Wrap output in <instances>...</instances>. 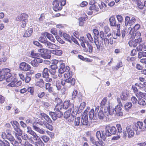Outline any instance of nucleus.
Here are the masks:
<instances>
[{
  "label": "nucleus",
  "instance_id": "34",
  "mask_svg": "<svg viewBox=\"0 0 146 146\" xmlns=\"http://www.w3.org/2000/svg\"><path fill=\"white\" fill-rule=\"evenodd\" d=\"M36 85L39 86L40 87L42 88L44 86V83L42 79H40L36 83Z\"/></svg>",
  "mask_w": 146,
  "mask_h": 146
},
{
  "label": "nucleus",
  "instance_id": "26",
  "mask_svg": "<svg viewBox=\"0 0 146 146\" xmlns=\"http://www.w3.org/2000/svg\"><path fill=\"white\" fill-rule=\"evenodd\" d=\"M87 19V16L85 17H81L79 18L78 19L79 21V25L80 26H82L84 24L85 21Z\"/></svg>",
  "mask_w": 146,
  "mask_h": 146
},
{
  "label": "nucleus",
  "instance_id": "22",
  "mask_svg": "<svg viewBox=\"0 0 146 146\" xmlns=\"http://www.w3.org/2000/svg\"><path fill=\"white\" fill-rule=\"evenodd\" d=\"M129 96L128 91L125 90L122 92L121 98V100H125L128 98Z\"/></svg>",
  "mask_w": 146,
  "mask_h": 146
},
{
  "label": "nucleus",
  "instance_id": "53",
  "mask_svg": "<svg viewBox=\"0 0 146 146\" xmlns=\"http://www.w3.org/2000/svg\"><path fill=\"white\" fill-rule=\"evenodd\" d=\"M56 86L58 90H60L61 88V84L60 81L58 80L56 82Z\"/></svg>",
  "mask_w": 146,
  "mask_h": 146
},
{
  "label": "nucleus",
  "instance_id": "51",
  "mask_svg": "<svg viewBox=\"0 0 146 146\" xmlns=\"http://www.w3.org/2000/svg\"><path fill=\"white\" fill-rule=\"evenodd\" d=\"M138 104L141 106H145L146 105V103L144 100L142 99H140L138 101Z\"/></svg>",
  "mask_w": 146,
  "mask_h": 146
},
{
  "label": "nucleus",
  "instance_id": "15",
  "mask_svg": "<svg viewBox=\"0 0 146 146\" xmlns=\"http://www.w3.org/2000/svg\"><path fill=\"white\" fill-rule=\"evenodd\" d=\"M28 15L25 13H23L19 15L16 18V20L18 21H23L25 20H28Z\"/></svg>",
  "mask_w": 146,
  "mask_h": 146
},
{
  "label": "nucleus",
  "instance_id": "48",
  "mask_svg": "<svg viewBox=\"0 0 146 146\" xmlns=\"http://www.w3.org/2000/svg\"><path fill=\"white\" fill-rule=\"evenodd\" d=\"M85 43L88 48L87 51L89 52L90 53H91L93 51V47L90 44H89L88 42H86Z\"/></svg>",
  "mask_w": 146,
  "mask_h": 146
},
{
  "label": "nucleus",
  "instance_id": "17",
  "mask_svg": "<svg viewBox=\"0 0 146 146\" xmlns=\"http://www.w3.org/2000/svg\"><path fill=\"white\" fill-rule=\"evenodd\" d=\"M55 102H57L58 104L55 106V110L56 111H60V110L62 108V104L61 103V100L58 98H56L55 100Z\"/></svg>",
  "mask_w": 146,
  "mask_h": 146
},
{
  "label": "nucleus",
  "instance_id": "13",
  "mask_svg": "<svg viewBox=\"0 0 146 146\" xmlns=\"http://www.w3.org/2000/svg\"><path fill=\"white\" fill-rule=\"evenodd\" d=\"M53 5V9L54 11H56L61 9L62 7L59 1L57 0L54 1Z\"/></svg>",
  "mask_w": 146,
  "mask_h": 146
},
{
  "label": "nucleus",
  "instance_id": "64",
  "mask_svg": "<svg viewBox=\"0 0 146 146\" xmlns=\"http://www.w3.org/2000/svg\"><path fill=\"white\" fill-rule=\"evenodd\" d=\"M11 143L14 146H18V142H17V141H15L14 138L12 140V141H10Z\"/></svg>",
  "mask_w": 146,
  "mask_h": 146
},
{
  "label": "nucleus",
  "instance_id": "42",
  "mask_svg": "<svg viewBox=\"0 0 146 146\" xmlns=\"http://www.w3.org/2000/svg\"><path fill=\"white\" fill-rule=\"evenodd\" d=\"M71 111H71V110H68L65 112L64 115V117L66 119L68 118L71 114Z\"/></svg>",
  "mask_w": 146,
  "mask_h": 146
},
{
  "label": "nucleus",
  "instance_id": "9",
  "mask_svg": "<svg viewBox=\"0 0 146 146\" xmlns=\"http://www.w3.org/2000/svg\"><path fill=\"white\" fill-rule=\"evenodd\" d=\"M59 67L58 71L60 74L58 75L60 77L62 76L60 75L61 74L64 73V72L68 71L70 70L69 66H65L64 64H61Z\"/></svg>",
  "mask_w": 146,
  "mask_h": 146
},
{
  "label": "nucleus",
  "instance_id": "37",
  "mask_svg": "<svg viewBox=\"0 0 146 146\" xmlns=\"http://www.w3.org/2000/svg\"><path fill=\"white\" fill-rule=\"evenodd\" d=\"M51 84L50 83H46L45 84V89L46 90H48V92L50 93L53 92L52 88L50 86Z\"/></svg>",
  "mask_w": 146,
  "mask_h": 146
},
{
  "label": "nucleus",
  "instance_id": "31",
  "mask_svg": "<svg viewBox=\"0 0 146 146\" xmlns=\"http://www.w3.org/2000/svg\"><path fill=\"white\" fill-rule=\"evenodd\" d=\"M48 70L47 68H45L42 72V77L44 78H47L49 76L48 73Z\"/></svg>",
  "mask_w": 146,
  "mask_h": 146
},
{
  "label": "nucleus",
  "instance_id": "6",
  "mask_svg": "<svg viewBox=\"0 0 146 146\" xmlns=\"http://www.w3.org/2000/svg\"><path fill=\"white\" fill-rule=\"evenodd\" d=\"M88 115L85 111L82 114L81 120V125H82L86 126L88 125Z\"/></svg>",
  "mask_w": 146,
  "mask_h": 146
},
{
  "label": "nucleus",
  "instance_id": "61",
  "mask_svg": "<svg viewBox=\"0 0 146 146\" xmlns=\"http://www.w3.org/2000/svg\"><path fill=\"white\" fill-rule=\"evenodd\" d=\"M6 138L10 141H12V140L14 138L11 134L9 133H7L6 135Z\"/></svg>",
  "mask_w": 146,
  "mask_h": 146
},
{
  "label": "nucleus",
  "instance_id": "14",
  "mask_svg": "<svg viewBox=\"0 0 146 146\" xmlns=\"http://www.w3.org/2000/svg\"><path fill=\"white\" fill-rule=\"evenodd\" d=\"M107 99L106 97L104 98L102 100L100 103V106L101 108H104V110L108 108L107 106L110 105L109 103H107Z\"/></svg>",
  "mask_w": 146,
  "mask_h": 146
},
{
  "label": "nucleus",
  "instance_id": "60",
  "mask_svg": "<svg viewBox=\"0 0 146 146\" xmlns=\"http://www.w3.org/2000/svg\"><path fill=\"white\" fill-rule=\"evenodd\" d=\"M74 119V116L72 114H71L69 117L67 118L68 121L70 122H72Z\"/></svg>",
  "mask_w": 146,
  "mask_h": 146
},
{
  "label": "nucleus",
  "instance_id": "52",
  "mask_svg": "<svg viewBox=\"0 0 146 146\" xmlns=\"http://www.w3.org/2000/svg\"><path fill=\"white\" fill-rule=\"evenodd\" d=\"M44 126H45L46 128L50 130H52L53 129V128L52 126L47 123H44Z\"/></svg>",
  "mask_w": 146,
  "mask_h": 146
},
{
  "label": "nucleus",
  "instance_id": "12",
  "mask_svg": "<svg viewBox=\"0 0 146 146\" xmlns=\"http://www.w3.org/2000/svg\"><path fill=\"white\" fill-rule=\"evenodd\" d=\"M121 105H118L115 108L114 110L115 112V115L117 116H122L123 115V110Z\"/></svg>",
  "mask_w": 146,
  "mask_h": 146
},
{
  "label": "nucleus",
  "instance_id": "57",
  "mask_svg": "<svg viewBox=\"0 0 146 146\" xmlns=\"http://www.w3.org/2000/svg\"><path fill=\"white\" fill-rule=\"evenodd\" d=\"M21 137L23 139L25 140H29V137L26 133H24L23 134H22Z\"/></svg>",
  "mask_w": 146,
  "mask_h": 146
},
{
  "label": "nucleus",
  "instance_id": "29",
  "mask_svg": "<svg viewBox=\"0 0 146 146\" xmlns=\"http://www.w3.org/2000/svg\"><path fill=\"white\" fill-rule=\"evenodd\" d=\"M136 96L139 98H142L146 100V93L139 92L135 94Z\"/></svg>",
  "mask_w": 146,
  "mask_h": 146
},
{
  "label": "nucleus",
  "instance_id": "28",
  "mask_svg": "<svg viewBox=\"0 0 146 146\" xmlns=\"http://www.w3.org/2000/svg\"><path fill=\"white\" fill-rule=\"evenodd\" d=\"M44 36H46L51 41L54 42H55V40L52 34L46 32L44 33Z\"/></svg>",
  "mask_w": 146,
  "mask_h": 146
},
{
  "label": "nucleus",
  "instance_id": "38",
  "mask_svg": "<svg viewBox=\"0 0 146 146\" xmlns=\"http://www.w3.org/2000/svg\"><path fill=\"white\" fill-rule=\"evenodd\" d=\"M42 117L44 118L48 122L51 123L52 121L49 117L46 114L44 113H41V114Z\"/></svg>",
  "mask_w": 146,
  "mask_h": 146
},
{
  "label": "nucleus",
  "instance_id": "11",
  "mask_svg": "<svg viewBox=\"0 0 146 146\" xmlns=\"http://www.w3.org/2000/svg\"><path fill=\"white\" fill-rule=\"evenodd\" d=\"M45 46L48 48L53 49H59L60 48V46L50 42L47 41L44 44Z\"/></svg>",
  "mask_w": 146,
  "mask_h": 146
},
{
  "label": "nucleus",
  "instance_id": "24",
  "mask_svg": "<svg viewBox=\"0 0 146 146\" xmlns=\"http://www.w3.org/2000/svg\"><path fill=\"white\" fill-rule=\"evenodd\" d=\"M33 32V29L32 28H29L25 32L24 36L26 37H29L31 35Z\"/></svg>",
  "mask_w": 146,
  "mask_h": 146
},
{
  "label": "nucleus",
  "instance_id": "21",
  "mask_svg": "<svg viewBox=\"0 0 146 146\" xmlns=\"http://www.w3.org/2000/svg\"><path fill=\"white\" fill-rule=\"evenodd\" d=\"M140 27V25L138 24H137L133 28H132L131 27H130L129 28L128 31H129V33L130 34H132L134 31H136L139 29Z\"/></svg>",
  "mask_w": 146,
  "mask_h": 146
},
{
  "label": "nucleus",
  "instance_id": "56",
  "mask_svg": "<svg viewBox=\"0 0 146 146\" xmlns=\"http://www.w3.org/2000/svg\"><path fill=\"white\" fill-rule=\"evenodd\" d=\"M136 21V19L133 17H132L130 19L129 24L130 25H133Z\"/></svg>",
  "mask_w": 146,
  "mask_h": 146
},
{
  "label": "nucleus",
  "instance_id": "39",
  "mask_svg": "<svg viewBox=\"0 0 146 146\" xmlns=\"http://www.w3.org/2000/svg\"><path fill=\"white\" fill-rule=\"evenodd\" d=\"M66 72L64 74V77L65 78L70 79L71 80L72 78V75L70 74V72H69V71L67 72Z\"/></svg>",
  "mask_w": 146,
  "mask_h": 146
},
{
  "label": "nucleus",
  "instance_id": "25",
  "mask_svg": "<svg viewBox=\"0 0 146 146\" xmlns=\"http://www.w3.org/2000/svg\"><path fill=\"white\" fill-rule=\"evenodd\" d=\"M110 25L112 27L116 26L117 23L115 18L113 16L111 17L109 19Z\"/></svg>",
  "mask_w": 146,
  "mask_h": 146
},
{
  "label": "nucleus",
  "instance_id": "18",
  "mask_svg": "<svg viewBox=\"0 0 146 146\" xmlns=\"http://www.w3.org/2000/svg\"><path fill=\"white\" fill-rule=\"evenodd\" d=\"M132 40L131 39L129 42V44L130 46L134 47H136L137 44L138 43L139 44L141 42L142 40L139 39V40Z\"/></svg>",
  "mask_w": 146,
  "mask_h": 146
},
{
  "label": "nucleus",
  "instance_id": "43",
  "mask_svg": "<svg viewBox=\"0 0 146 146\" xmlns=\"http://www.w3.org/2000/svg\"><path fill=\"white\" fill-rule=\"evenodd\" d=\"M81 42V45L82 47L84 48V51L86 52H87L88 51V49L86 48V44L85 43L86 42H88L87 41H86L84 40H82L81 41H80Z\"/></svg>",
  "mask_w": 146,
  "mask_h": 146
},
{
  "label": "nucleus",
  "instance_id": "59",
  "mask_svg": "<svg viewBox=\"0 0 146 146\" xmlns=\"http://www.w3.org/2000/svg\"><path fill=\"white\" fill-rule=\"evenodd\" d=\"M31 64L34 67H38L39 64L36 62L35 60L34 59L31 62Z\"/></svg>",
  "mask_w": 146,
  "mask_h": 146
},
{
  "label": "nucleus",
  "instance_id": "20",
  "mask_svg": "<svg viewBox=\"0 0 146 146\" xmlns=\"http://www.w3.org/2000/svg\"><path fill=\"white\" fill-rule=\"evenodd\" d=\"M107 106L108 108L104 111L106 112V114L107 115H108V114L110 115L113 114L114 113L113 108L112 107L110 108V105L109 107L108 106Z\"/></svg>",
  "mask_w": 146,
  "mask_h": 146
},
{
  "label": "nucleus",
  "instance_id": "49",
  "mask_svg": "<svg viewBox=\"0 0 146 146\" xmlns=\"http://www.w3.org/2000/svg\"><path fill=\"white\" fill-rule=\"evenodd\" d=\"M50 115L52 119L54 120H55L57 119L58 117L56 114L54 112H51L50 113Z\"/></svg>",
  "mask_w": 146,
  "mask_h": 146
},
{
  "label": "nucleus",
  "instance_id": "40",
  "mask_svg": "<svg viewBox=\"0 0 146 146\" xmlns=\"http://www.w3.org/2000/svg\"><path fill=\"white\" fill-rule=\"evenodd\" d=\"M93 32L94 35V40H97L99 36L98 31L97 30L94 29L93 30Z\"/></svg>",
  "mask_w": 146,
  "mask_h": 146
},
{
  "label": "nucleus",
  "instance_id": "35",
  "mask_svg": "<svg viewBox=\"0 0 146 146\" xmlns=\"http://www.w3.org/2000/svg\"><path fill=\"white\" fill-rule=\"evenodd\" d=\"M55 50H52L51 52L56 55L60 56L62 54V51L61 50L55 49Z\"/></svg>",
  "mask_w": 146,
  "mask_h": 146
},
{
  "label": "nucleus",
  "instance_id": "54",
  "mask_svg": "<svg viewBox=\"0 0 146 146\" xmlns=\"http://www.w3.org/2000/svg\"><path fill=\"white\" fill-rule=\"evenodd\" d=\"M103 136V131L102 132V135H101L100 131H98L96 133V136L98 139H99L100 138H101L103 139L102 136Z\"/></svg>",
  "mask_w": 146,
  "mask_h": 146
},
{
  "label": "nucleus",
  "instance_id": "1",
  "mask_svg": "<svg viewBox=\"0 0 146 146\" xmlns=\"http://www.w3.org/2000/svg\"><path fill=\"white\" fill-rule=\"evenodd\" d=\"M144 123L146 125H143L142 122L139 121L133 125V128L135 131L136 134H139L141 132L145 131L146 129V118L144 120Z\"/></svg>",
  "mask_w": 146,
  "mask_h": 146
},
{
  "label": "nucleus",
  "instance_id": "8",
  "mask_svg": "<svg viewBox=\"0 0 146 146\" xmlns=\"http://www.w3.org/2000/svg\"><path fill=\"white\" fill-rule=\"evenodd\" d=\"M19 68L21 70L26 71L29 70L31 69V67L28 64L23 62L20 64Z\"/></svg>",
  "mask_w": 146,
  "mask_h": 146
},
{
  "label": "nucleus",
  "instance_id": "55",
  "mask_svg": "<svg viewBox=\"0 0 146 146\" xmlns=\"http://www.w3.org/2000/svg\"><path fill=\"white\" fill-rule=\"evenodd\" d=\"M41 138L45 143L47 142L49 140V137L46 135L42 136Z\"/></svg>",
  "mask_w": 146,
  "mask_h": 146
},
{
  "label": "nucleus",
  "instance_id": "32",
  "mask_svg": "<svg viewBox=\"0 0 146 146\" xmlns=\"http://www.w3.org/2000/svg\"><path fill=\"white\" fill-rule=\"evenodd\" d=\"M80 120V118L79 117L75 118L74 122V125L75 126H81Z\"/></svg>",
  "mask_w": 146,
  "mask_h": 146
},
{
  "label": "nucleus",
  "instance_id": "4",
  "mask_svg": "<svg viewBox=\"0 0 146 146\" xmlns=\"http://www.w3.org/2000/svg\"><path fill=\"white\" fill-rule=\"evenodd\" d=\"M63 108L66 109L68 108L69 110L72 111L73 113L76 111V110L74 108V104L70 103L68 101H65L64 103Z\"/></svg>",
  "mask_w": 146,
  "mask_h": 146
},
{
  "label": "nucleus",
  "instance_id": "63",
  "mask_svg": "<svg viewBox=\"0 0 146 146\" xmlns=\"http://www.w3.org/2000/svg\"><path fill=\"white\" fill-rule=\"evenodd\" d=\"M131 101L134 104H135L138 102V101L136 98L135 96H133L131 98Z\"/></svg>",
  "mask_w": 146,
  "mask_h": 146
},
{
  "label": "nucleus",
  "instance_id": "36",
  "mask_svg": "<svg viewBox=\"0 0 146 146\" xmlns=\"http://www.w3.org/2000/svg\"><path fill=\"white\" fill-rule=\"evenodd\" d=\"M39 40L41 42L43 43L44 44L47 41L46 36H44V33L39 38Z\"/></svg>",
  "mask_w": 146,
  "mask_h": 146
},
{
  "label": "nucleus",
  "instance_id": "7",
  "mask_svg": "<svg viewBox=\"0 0 146 146\" xmlns=\"http://www.w3.org/2000/svg\"><path fill=\"white\" fill-rule=\"evenodd\" d=\"M105 132L103 131V139L104 140L106 139V136H111V133L110 131V125H106L105 128Z\"/></svg>",
  "mask_w": 146,
  "mask_h": 146
},
{
  "label": "nucleus",
  "instance_id": "62",
  "mask_svg": "<svg viewBox=\"0 0 146 146\" xmlns=\"http://www.w3.org/2000/svg\"><path fill=\"white\" fill-rule=\"evenodd\" d=\"M137 3L138 7L141 9H142L143 8V5L140 1H137Z\"/></svg>",
  "mask_w": 146,
  "mask_h": 146
},
{
  "label": "nucleus",
  "instance_id": "47",
  "mask_svg": "<svg viewBox=\"0 0 146 146\" xmlns=\"http://www.w3.org/2000/svg\"><path fill=\"white\" fill-rule=\"evenodd\" d=\"M17 80V79L15 78H12L11 80L10 81L11 82V83L9 84H8V86H10L11 87H15V81H16Z\"/></svg>",
  "mask_w": 146,
  "mask_h": 146
},
{
  "label": "nucleus",
  "instance_id": "30",
  "mask_svg": "<svg viewBox=\"0 0 146 146\" xmlns=\"http://www.w3.org/2000/svg\"><path fill=\"white\" fill-rule=\"evenodd\" d=\"M98 117L99 119H103L107 115L106 114V112L104 113L102 110H100L99 111L98 114Z\"/></svg>",
  "mask_w": 146,
  "mask_h": 146
},
{
  "label": "nucleus",
  "instance_id": "50",
  "mask_svg": "<svg viewBox=\"0 0 146 146\" xmlns=\"http://www.w3.org/2000/svg\"><path fill=\"white\" fill-rule=\"evenodd\" d=\"M139 58H141L142 57H146V52H139L138 54Z\"/></svg>",
  "mask_w": 146,
  "mask_h": 146
},
{
  "label": "nucleus",
  "instance_id": "10",
  "mask_svg": "<svg viewBox=\"0 0 146 146\" xmlns=\"http://www.w3.org/2000/svg\"><path fill=\"white\" fill-rule=\"evenodd\" d=\"M133 126L132 127L131 126H127L126 127V130L128 134V137L131 138L134 135V132L133 130L135 131L133 128Z\"/></svg>",
  "mask_w": 146,
  "mask_h": 146
},
{
  "label": "nucleus",
  "instance_id": "23",
  "mask_svg": "<svg viewBox=\"0 0 146 146\" xmlns=\"http://www.w3.org/2000/svg\"><path fill=\"white\" fill-rule=\"evenodd\" d=\"M89 118L91 119L95 120L97 119V117L94 114V110L93 109H91L89 113Z\"/></svg>",
  "mask_w": 146,
  "mask_h": 146
},
{
  "label": "nucleus",
  "instance_id": "19",
  "mask_svg": "<svg viewBox=\"0 0 146 146\" xmlns=\"http://www.w3.org/2000/svg\"><path fill=\"white\" fill-rule=\"evenodd\" d=\"M131 36V38L132 40H139V39L141 40V38H140L141 36V33L139 32H137L135 33L134 32L133 33Z\"/></svg>",
  "mask_w": 146,
  "mask_h": 146
},
{
  "label": "nucleus",
  "instance_id": "41",
  "mask_svg": "<svg viewBox=\"0 0 146 146\" xmlns=\"http://www.w3.org/2000/svg\"><path fill=\"white\" fill-rule=\"evenodd\" d=\"M15 130L18 133L19 136H21L22 135V130L19 128V126L15 127L13 126Z\"/></svg>",
  "mask_w": 146,
  "mask_h": 146
},
{
  "label": "nucleus",
  "instance_id": "5",
  "mask_svg": "<svg viewBox=\"0 0 146 146\" xmlns=\"http://www.w3.org/2000/svg\"><path fill=\"white\" fill-rule=\"evenodd\" d=\"M10 69L8 68L5 69L4 71V74L5 77V79L7 82H10L13 78L11 76V74L10 73Z\"/></svg>",
  "mask_w": 146,
  "mask_h": 146
},
{
  "label": "nucleus",
  "instance_id": "46",
  "mask_svg": "<svg viewBox=\"0 0 146 146\" xmlns=\"http://www.w3.org/2000/svg\"><path fill=\"white\" fill-rule=\"evenodd\" d=\"M132 106V103L131 102H127L125 104V108L126 110L128 111Z\"/></svg>",
  "mask_w": 146,
  "mask_h": 146
},
{
  "label": "nucleus",
  "instance_id": "16",
  "mask_svg": "<svg viewBox=\"0 0 146 146\" xmlns=\"http://www.w3.org/2000/svg\"><path fill=\"white\" fill-rule=\"evenodd\" d=\"M94 42L98 51H100L101 48L102 49L104 48V44L102 41H99L98 40H94Z\"/></svg>",
  "mask_w": 146,
  "mask_h": 146
},
{
  "label": "nucleus",
  "instance_id": "3",
  "mask_svg": "<svg viewBox=\"0 0 146 146\" xmlns=\"http://www.w3.org/2000/svg\"><path fill=\"white\" fill-rule=\"evenodd\" d=\"M61 85L65 86L66 88H70L71 86L74 85L75 83V80L72 78L71 80L69 79H66L64 80L60 81Z\"/></svg>",
  "mask_w": 146,
  "mask_h": 146
},
{
  "label": "nucleus",
  "instance_id": "27",
  "mask_svg": "<svg viewBox=\"0 0 146 146\" xmlns=\"http://www.w3.org/2000/svg\"><path fill=\"white\" fill-rule=\"evenodd\" d=\"M33 129L35 130L38 132L39 133L42 134H44L45 131L43 129H41L39 127L34 125H33Z\"/></svg>",
  "mask_w": 146,
  "mask_h": 146
},
{
  "label": "nucleus",
  "instance_id": "33",
  "mask_svg": "<svg viewBox=\"0 0 146 146\" xmlns=\"http://www.w3.org/2000/svg\"><path fill=\"white\" fill-rule=\"evenodd\" d=\"M63 36L66 40L72 42V36L70 37L68 34L66 33H64Z\"/></svg>",
  "mask_w": 146,
  "mask_h": 146
},
{
  "label": "nucleus",
  "instance_id": "44",
  "mask_svg": "<svg viewBox=\"0 0 146 146\" xmlns=\"http://www.w3.org/2000/svg\"><path fill=\"white\" fill-rule=\"evenodd\" d=\"M110 131L111 134H115L117 132V129L114 126L111 127L110 125Z\"/></svg>",
  "mask_w": 146,
  "mask_h": 146
},
{
  "label": "nucleus",
  "instance_id": "2",
  "mask_svg": "<svg viewBox=\"0 0 146 146\" xmlns=\"http://www.w3.org/2000/svg\"><path fill=\"white\" fill-rule=\"evenodd\" d=\"M27 132L32 135L29 138V140L31 143H34V140L36 141L40 139V137L36 134V133L33 131L30 127H27Z\"/></svg>",
  "mask_w": 146,
  "mask_h": 146
},
{
  "label": "nucleus",
  "instance_id": "58",
  "mask_svg": "<svg viewBox=\"0 0 146 146\" xmlns=\"http://www.w3.org/2000/svg\"><path fill=\"white\" fill-rule=\"evenodd\" d=\"M89 9L90 10H94L96 11H98V7L96 5H92L91 6Z\"/></svg>",
  "mask_w": 146,
  "mask_h": 146
},
{
  "label": "nucleus",
  "instance_id": "45",
  "mask_svg": "<svg viewBox=\"0 0 146 146\" xmlns=\"http://www.w3.org/2000/svg\"><path fill=\"white\" fill-rule=\"evenodd\" d=\"M33 143L34 144L35 146H42L44 144L42 141L40 139L38 140V141L36 142H34Z\"/></svg>",
  "mask_w": 146,
  "mask_h": 146
}]
</instances>
